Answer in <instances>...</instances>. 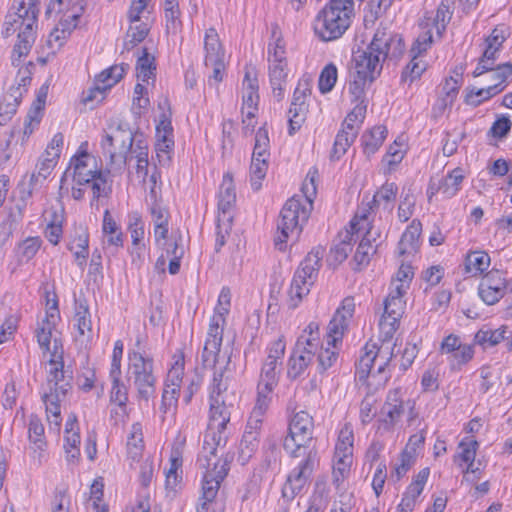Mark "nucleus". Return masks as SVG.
Here are the masks:
<instances>
[{
	"label": "nucleus",
	"mask_w": 512,
	"mask_h": 512,
	"mask_svg": "<svg viewBox=\"0 0 512 512\" xmlns=\"http://www.w3.org/2000/svg\"><path fill=\"white\" fill-rule=\"evenodd\" d=\"M313 431V417L306 411L296 412L289 422L283 447L293 458L304 457L283 485L282 496L289 501L301 493L318 464V451L312 445Z\"/></svg>",
	"instance_id": "f257e3e1"
},
{
	"label": "nucleus",
	"mask_w": 512,
	"mask_h": 512,
	"mask_svg": "<svg viewBox=\"0 0 512 512\" xmlns=\"http://www.w3.org/2000/svg\"><path fill=\"white\" fill-rule=\"evenodd\" d=\"M404 50L400 35L386 28L377 29L371 43L364 51L354 56L355 71L349 83L352 102L365 104L366 83H372L382 71V63L386 58H397Z\"/></svg>",
	"instance_id": "f03ea898"
},
{
	"label": "nucleus",
	"mask_w": 512,
	"mask_h": 512,
	"mask_svg": "<svg viewBox=\"0 0 512 512\" xmlns=\"http://www.w3.org/2000/svg\"><path fill=\"white\" fill-rule=\"evenodd\" d=\"M223 369L213 372V381L210 392V419L204 435L202 452L200 455H207L212 461L224 459L223 454L218 457L228 440L227 424L230 421V406L226 405L222 392L227 390V383L224 381Z\"/></svg>",
	"instance_id": "7ed1b4c3"
},
{
	"label": "nucleus",
	"mask_w": 512,
	"mask_h": 512,
	"mask_svg": "<svg viewBox=\"0 0 512 512\" xmlns=\"http://www.w3.org/2000/svg\"><path fill=\"white\" fill-rule=\"evenodd\" d=\"M39 11L38 0H14L5 17L2 35L7 38L18 31L11 56L15 67L19 66L22 57L29 54L36 40Z\"/></svg>",
	"instance_id": "20e7f679"
},
{
	"label": "nucleus",
	"mask_w": 512,
	"mask_h": 512,
	"mask_svg": "<svg viewBox=\"0 0 512 512\" xmlns=\"http://www.w3.org/2000/svg\"><path fill=\"white\" fill-rule=\"evenodd\" d=\"M136 138L129 123L117 119L109 124L100 143L109 172L123 171Z\"/></svg>",
	"instance_id": "39448f33"
},
{
	"label": "nucleus",
	"mask_w": 512,
	"mask_h": 512,
	"mask_svg": "<svg viewBox=\"0 0 512 512\" xmlns=\"http://www.w3.org/2000/svg\"><path fill=\"white\" fill-rule=\"evenodd\" d=\"M313 207V201L292 197L286 201L277 221L275 247L284 251L289 239L297 240L307 223Z\"/></svg>",
	"instance_id": "423d86ee"
},
{
	"label": "nucleus",
	"mask_w": 512,
	"mask_h": 512,
	"mask_svg": "<svg viewBox=\"0 0 512 512\" xmlns=\"http://www.w3.org/2000/svg\"><path fill=\"white\" fill-rule=\"evenodd\" d=\"M353 16L352 0H330L317 14L314 31L323 41L336 40L349 28Z\"/></svg>",
	"instance_id": "0eeeda50"
},
{
	"label": "nucleus",
	"mask_w": 512,
	"mask_h": 512,
	"mask_svg": "<svg viewBox=\"0 0 512 512\" xmlns=\"http://www.w3.org/2000/svg\"><path fill=\"white\" fill-rule=\"evenodd\" d=\"M322 257V250H313L308 253L296 269L287 291V306L289 309H296L309 294L317 279Z\"/></svg>",
	"instance_id": "6e6552de"
},
{
	"label": "nucleus",
	"mask_w": 512,
	"mask_h": 512,
	"mask_svg": "<svg viewBox=\"0 0 512 512\" xmlns=\"http://www.w3.org/2000/svg\"><path fill=\"white\" fill-rule=\"evenodd\" d=\"M128 378L137 390L140 400L148 402L155 396L157 379L153 358L146 353L128 352Z\"/></svg>",
	"instance_id": "1a4fd4ad"
},
{
	"label": "nucleus",
	"mask_w": 512,
	"mask_h": 512,
	"mask_svg": "<svg viewBox=\"0 0 512 512\" xmlns=\"http://www.w3.org/2000/svg\"><path fill=\"white\" fill-rule=\"evenodd\" d=\"M231 460L232 456L229 454H226L224 459H218L217 461H212L207 455H199L197 462L205 472L201 497L203 502L197 506L196 512H208V504L214 500L221 482L227 476Z\"/></svg>",
	"instance_id": "9d476101"
},
{
	"label": "nucleus",
	"mask_w": 512,
	"mask_h": 512,
	"mask_svg": "<svg viewBox=\"0 0 512 512\" xmlns=\"http://www.w3.org/2000/svg\"><path fill=\"white\" fill-rule=\"evenodd\" d=\"M226 321L220 316H212L209 323L207 338L203 347L201 359L204 367L212 368L214 371L223 369L229 370L231 355L224 351L221 353L223 327Z\"/></svg>",
	"instance_id": "9b49d317"
},
{
	"label": "nucleus",
	"mask_w": 512,
	"mask_h": 512,
	"mask_svg": "<svg viewBox=\"0 0 512 512\" xmlns=\"http://www.w3.org/2000/svg\"><path fill=\"white\" fill-rule=\"evenodd\" d=\"M388 341L383 340V344L378 347L377 344L367 343L363 348L364 353L361 355L357 370L360 379H365L369 374L372 373L374 365H377V373L381 374L384 372L386 366L389 364L393 357V349L386 345Z\"/></svg>",
	"instance_id": "f8f14e48"
},
{
	"label": "nucleus",
	"mask_w": 512,
	"mask_h": 512,
	"mask_svg": "<svg viewBox=\"0 0 512 512\" xmlns=\"http://www.w3.org/2000/svg\"><path fill=\"white\" fill-rule=\"evenodd\" d=\"M397 292L398 290L391 288L384 301V312L379 321L384 341H389L393 337L398 328V322L404 313L405 301L403 297L406 293L398 294Z\"/></svg>",
	"instance_id": "ddd939ff"
},
{
	"label": "nucleus",
	"mask_w": 512,
	"mask_h": 512,
	"mask_svg": "<svg viewBox=\"0 0 512 512\" xmlns=\"http://www.w3.org/2000/svg\"><path fill=\"white\" fill-rule=\"evenodd\" d=\"M303 338L299 337L288 360L287 376L292 380L299 378L312 363L318 347L315 338H307L305 342Z\"/></svg>",
	"instance_id": "4468645a"
},
{
	"label": "nucleus",
	"mask_w": 512,
	"mask_h": 512,
	"mask_svg": "<svg viewBox=\"0 0 512 512\" xmlns=\"http://www.w3.org/2000/svg\"><path fill=\"white\" fill-rule=\"evenodd\" d=\"M72 376L64 370L62 352L58 351L57 340H54V350L49 360V370L45 390L67 394L71 389Z\"/></svg>",
	"instance_id": "2eb2a0df"
},
{
	"label": "nucleus",
	"mask_w": 512,
	"mask_h": 512,
	"mask_svg": "<svg viewBox=\"0 0 512 512\" xmlns=\"http://www.w3.org/2000/svg\"><path fill=\"white\" fill-rule=\"evenodd\" d=\"M355 309L354 299L347 297L342 301L341 307H339L333 318L330 320L327 326V345L336 347L338 342L342 341L344 331L348 326L349 319L353 316Z\"/></svg>",
	"instance_id": "dca6fc26"
},
{
	"label": "nucleus",
	"mask_w": 512,
	"mask_h": 512,
	"mask_svg": "<svg viewBox=\"0 0 512 512\" xmlns=\"http://www.w3.org/2000/svg\"><path fill=\"white\" fill-rule=\"evenodd\" d=\"M73 168V179L78 185L90 183L95 178L106 183L103 172L97 170L95 159L87 152H82L71 160Z\"/></svg>",
	"instance_id": "f3484780"
},
{
	"label": "nucleus",
	"mask_w": 512,
	"mask_h": 512,
	"mask_svg": "<svg viewBox=\"0 0 512 512\" xmlns=\"http://www.w3.org/2000/svg\"><path fill=\"white\" fill-rule=\"evenodd\" d=\"M505 289V278L499 270L493 269L483 277L478 287V294L487 305H493L504 296Z\"/></svg>",
	"instance_id": "a211bd4d"
},
{
	"label": "nucleus",
	"mask_w": 512,
	"mask_h": 512,
	"mask_svg": "<svg viewBox=\"0 0 512 512\" xmlns=\"http://www.w3.org/2000/svg\"><path fill=\"white\" fill-rule=\"evenodd\" d=\"M128 68V64L122 63L103 70L96 76L95 87L90 90V94L85 98V101H92L96 98V93L103 94L106 90L113 87L123 78Z\"/></svg>",
	"instance_id": "6ab92c4d"
},
{
	"label": "nucleus",
	"mask_w": 512,
	"mask_h": 512,
	"mask_svg": "<svg viewBox=\"0 0 512 512\" xmlns=\"http://www.w3.org/2000/svg\"><path fill=\"white\" fill-rule=\"evenodd\" d=\"M367 212L368 211H365L362 214H357L355 218L350 222L351 231L346 230L344 233L339 235L341 238L340 242L335 244L330 251L334 262L342 263L352 251V242H355L358 239V236L355 238V235L358 232V222H356V219L360 218L361 220H366Z\"/></svg>",
	"instance_id": "aec40b11"
},
{
	"label": "nucleus",
	"mask_w": 512,
	"mask_h": 512,
	"mask_svg": "<svg viewBox=\"0 0 512 512\" xmlns=\"http://www.w3.org/2000/svg\"><path fill=\"white\" fill-rule=\"evenodd\" d=\"M242 101V114L248 119L254 118L258 110L259 101L258 80L255 74L252 76L250 70L245 72Z\"/></svg>",
	"instance_id": "412c9836"
},
{
	"label": "nucleus",
	"mask_w": 512,
	"mask_h": 512,
	"mask_svg": "<svg viewBox=\"0 0 512 512\" xmlns=\"http://www.w3.org/2000/svg\"><path fill=\"white\" fill-rule=\"evenodd\" d=\"M218 197V209L221 213L219 215L223 217V221L231 222L232 215L230 214V211L236 202V192L233 178L230 173H226L223 176Z\"/></svg>",
	"instance_id": "4be33fe9"
},
{
	"label": "nucleus",
	"mask_w": 512,
	"mask_h": 512,
	"mask_svg": "<svg viewBox=\"0 0 512 512\" xmlns=\"http://www.w3.org/2000/svg\"><path fill=\"white\" fill-rule=\"evenodd\" d=\"M379 236L377 232H374L372 228H370L362 237L353 257V261L357 266L356 269H361L363 266L369 264L371 256L374 255L377 250L378 243H376V241Z\"/></svg>",
	"instance_id": "5701e85b"
},
{
	"label": "nucleus",
	"mask_w": 512,
	"mask_h": 512,
	"mask_svg": "<svg viewBox=\"0 0 512 512\" xmlns=\"http://www.w3.org/2000/svg\"><path fill=\"white\" fill-rule=\"evenodd\" d=\"M24 89L11 87L0 102V126L6 125L17 111Z\"/></svg>",
	"instance_id": "b1692460"
},
{
	"label": "nucleus",
	"mask_w": 512,
	"mask_h": 512,
	"mask_svg": "<svg viewBox=\"0 0 512 512\" xmlns=\"http://www.w3.org/2000/svg\"><path fill=\"white\" fill-rule=\"evenodd\" d=\"M68 249L73 252L77 265L83 269L89 255V234L85 228L80 227L75 231Z\"/></svg>",
	"instance_id": "393cba45"
},
{
	"label": "nucleus",
	"mask_w": 512,
	"mask_h": 512,
	"mask_svg": "<svg viewBox=\"0 0 512 512\" xmlns=\"http://www.w3.org/2000/svg\"><path fill=\"white\" fill-rule=\"evenodd\" d=\"M421 231V222L413 220L402 234L398 243V252L400 255L413 254L417 252Z\"/></svg>",
	"instance_id": "a878e982"
},
{
	"label": "nucleus",
	"mask_w": 512,
	"mask_h": 512,
	"mask_svg": "<svg viewBox=\"0 0 512 512\" xmlns=\"http://www.w3.org/2000/svg\"><path fill=\"white\" fill-rule=\"evenodd\" d=\"M269 77L274 97L281 101L284 97V84L286 82L287 73L285 71L286 61L270 62Z\"/></svg>",
	"instance_id": "bb28decb"
},
{
	"label": "nucleus",
	"mask_w": 512,
	"mask_h": 512,
	"mask_svg": "<svg viewBox=\"0 0 512 512\" xmlns=\"http://www.w3.org/2000/svg\"><path fill=\"white\" fill-rule=\"evenodd\" d=\"M398 193V187L393 182H385L381 188L373 196L369 209L383 205V209L391 212L393 210V203Z\"/></svg>",
	"instance_id": "cd10ccee"
},
{
	"label": "nucleus",
	"mask_w": 512,
	"mask_h": 512,
	"mask_svg": "<svg viewBox=\"0 0 512 512\" xmlns=\"http://www.w3.org/2000/svg\"><path fill=\"white\" fill-rule=\"evenodd\" d=\"M382 413L386 415L385 422L394 424L404 413L403 402L400 398L399 390L390 391L386 402L383 405Z\"/></svg>",
	"instance_id": "c85d7f7f"
},
{
	"label": "nucleus",
	"mask_w": 512,
	"mask_h": 512,
	"mask_svg": "<svg viewBox=\"0 0 512 512\" xmlns=\"http://www.w3.org/2000/svg\"><path fill=\"white\" fill-rule=\"evenodd\" d=\"M507 326H501L498 329H480L474 337V342L484 349L494 347L504 339H508Z\"/></svg>",
	"instance_id": "c756f323"
},
{
	"label": "nucleus",
	"mask_w": 512,
	"mask_h": 512,
	"mask_svg": "<svg viewBox=\"0 0 512 512\" xmlns=\"http://www.w3.org/2000/svg\"><path fill=\"white\" fill-rule=\"evenodd\" d=\"M128 230L131 234L132 239V254H136L138 258H140L141 251L144 248V244L142 243L144 239V223L139 214L133 213L129 215V224Z\"/></svg>",
	"instance_id": "7c9ffc66"
},
{
	"label": "nucleus",
	"mask_w": 512,
	"mask_h": 512,
	"mask_svg": "<svg viewBox=\"0 0 512 512\" xmlns=\"http://www.w3.org/2000/svg\"><path fill=\"white\" fill-rule=\"evenodd\" d=\"M386 134L387 129L384 126H375L364 133L361 137L364 153L368 156L374 154L384 142Z\"/></svg>",
	"instance_id": "2f4dec72"
},
{
	"label": "nucleus",
	"mask_w": 512,
	"mask_h": 512,
	"mask_svg": "<svg viewBox=\"0 0 512 512\" xmlns=\"http://www.w3.org/2000/svg\"><path fill=\"white\" fill-rule=\"evenodd\" d=\"M281 362L266 359L262 369L258 385L265 387L267 393H271L278 383Z\"/></svg>",
	"instance_id": "473e14b6"
},
{
	"label": "nucleus",
	"mask_w": 512,
	"mask_h": 512,
	"mask_svg": "<svg viewBox=\"0 0 512 512\" xmlns=\"http://www.w3.org/2000/svg\"><path fill=\"white\" fill-rule=\"evenodd\" d=\"M357 135V130H348L342 126V129L336 135L331 152V158L337 160L340 159L347 152L351 144L355 141Z\"/></svg>",
	"instance_id": "72a5a7b5"
},
{
	"label": "nucleus",
	"mask_w": 512,
	"mask_h": 512,
	"mask_svg": "<svg viewBox=\"0 0 512 512\" xmlns=\"http://www.w3.org/2000/svg\"><path fill=\"white\" fill-rule=\"evenodd\" d=\"M490 256L484 251H474L465 259V270L473 276L482 274L490 265Z\"/></svg>",
	"instance_id": "f704fd0d"
},
{
	"label": "nucleus",
	"mask_w": 512,
	"mask_h": 512,
	"mask_svg": "<svg viewBox=\"0 0 512 512\" xmlns=\"http://www.w3.org/2000/svg\"><path fill=\"white\" fill-rule=\"evenodd\" d=\"M66 394L44 390L42 394V401L45 404L47 418L53 417L56 425L60 424L61 407L60 402L65 398Z\"/></svg>",
	"instance_id": "c9c22d12"
},
{
	"label": "nucleus",
	"mask_w": 512,
	"mask_h": 512,
	"mask_svg": "<svg viewBox=\"0 0 512 512\" xmlns=\"http://www.w3.org/2000/svg\"><path fill=\"white\" fill-rule=\"evenodd\" d=\"M464 178V170L457 167L447 174L439 185V189L447 198H451L460 190L461 183Z\"/></svg>",
	"instance_id": "e433bc0d"
},
{
	"label": "nucleus",
	"mask_w": 512,
	"mask_h": 512,
	"mask_svg": "<svg viewBox=\"0 0 512 512\" xmlns=\"http://www.w3.org/2000/svg\"><path fill=\"white\" fill-rule=\"evenodd\" d=\"M502 92L498 86H488L486 88L476 89L475 87L466 88L465 103L477 107L486 100Z\"/></svg>",
	"instance_id": "4c0bfd02"
},
{
	"label": "nucleus",
	"mask_w": 512,
	"mask_h": 512,
	"mask_svg": "<svg viewBox=\"0 0 512 512\" xmlns=\"http://www.w3.org/2000/svg\"><path fill=\"white\" fill-rule=\"evenodd\" d=\"M259 433L257 431L245 430L239 447L238 461L245 464L258 448Z\"/></svg>",
	"instance_id": "58836bf2"
},
{
	"label": "nucleus",
	"mask_w": 512,
	"mask_h": 512,
	"mask_svg": "<svg viewBox=\"0 0 512 512\" xmlns=\"http://www.w3.org/2000/svg\"><path fill=\"white\" fill-rule=\"evenodd\" d=\"M204 49L206 51L205 61H215V59L224 57L218 33L214 28L207 29L205 33Z\"/></svg>",
	"instance_id": "ea45409f"
},
{
	"label": "nucleus",
	"mask_w": 512,
	"mask_h": 512,
	"mask_svg": "<svg viewBox=\"0 0 512 512\" xmlns=\"http://www.w3.org/2000/svg\"><path fill=\"white\" fill-rule=\"evenodd\" d=\"M500 50L485 45L482 56L478 60V64L473 71V77H479L482 74L493 70L495 62L499 57Z\"/></svg>",
	"instance_id": "a19ab883"
},
{
	"label": "nucleus",
	"mask_w": 512,
	"mask_h": 512,
	"mask_svg": "<svg viewBox=\"0 0 512 512\" xmlns=\"http://www.w3.org/2000/svg\"><path fill=\"white\" fill-rule=\"evenodd\" d=\"M155 59L152 55L147 52V49H143L142 55L137 60L136 70L137 78L142 82H147L151 77L155 76Z\"/></svg>",
	"instance_id": "79ce46f5"
},
{
	"label": "nucleus",
	"mask_w": 512,
	"mask_h": 512,
	"mask_svg": "<svg viewBox=\"0 0 512 512\" xmlns=\"http://www.w3.org/2000/svg\"><path fill=\"white\" fill-rule=\"evenodd\" d=\"M143 434L142 427L139 423H135L131 427L130 434L127 440V450L129 456L136 460L141 456L143 450Z\"/></svg>",
	"instance_id": "37998d69"
},
{
	"label": "nucleus",
	"mask_w": 512,
	"mask_h": 512,
	"mask_svg": "<svg viewBox=\"0 0 512 512\" xmlns=\"http://www.w3.org/2000/svg\"><path fill=\"white\" fill-rule=\"evenodd\" d=\"M453 4L452 0H442L440 5L437 8L436 16L434 19V25L437 30L438 35H442V33L446 30L447 24L450 22L452 17L451 6Z\"/></svg>",
	"instance_id": "c03bdc74"
},
{
	"label": "nucleus",
	"mask_w": 512,
	"mask_h": 512,
	"mask_svg": "<svg viewBox=\"0 0 512 512\" xmlns=\"http://www.w3.org/2000/svg\"><path fill=\"white\" fill-rule=\"evenodd\" d=\"M268 168V162L262 158H252L250 166V181L253 190L257 191L261 188V181L265 178Z\"/></svg>",
	"instance_id": "a18cd8bd"
},
{
	"label": "nucleus",
	"mask_w": 512,
	"mask_h": 512,
	"mask_svg": "<svg viewBox=\"0 0 512 512\" xmlns=\"http://www.w3.org/2000/svg\"><path fill=\"white\" fill-rule=\"evenodd\" d=\"M308 112V106L307 105H293L291 103V107L289 109V135H293L296 131H298L303 123L306 120Z\"/></svg>",
	"instance_id": "49530a36"
},
{
	"label": "nucleus",
	"mask_w": 512,
	"mask_h": 512,
	"mask_svg": "<svg viewBox=\"0 0 512 512\" xmlns=\"http://www.w3.org/2000/svg\"><path fill=\"white\" fill-rule=\"evenodd\" d=\"M133 152L136 154L137 166L136 171L139 175L146 176L148 174V145L143 139L136 138L135 148Z\"/></svg>",
	"instance_id": "de8ad7c7"
},
{
	"label": "nucleus",
	"mask_w": 512,
	"mask_h": 512,
	"mask_svg": "<svg viewBox=\"0 0 512 512\" xmlns=\"http://www.w3.org/2000/svg\"><path fill=\"white\" fill-rule=\"evenodd\" d=\"M28 434L29 440L34 447L43 450L45 447L44 426L37 416L30 417Z\"/></svg>",
	"instance_id": "09e8293b"
},
{
	"label": "nucleus",
	"mask_w": 512,
	"mask_h": 512,
	"mask_svg": "<svg viewBox=\"0 0 512 512\" xmlns=\"http://www.w3.org/2000/svg\"><path fill=\"white\" fill-rule=\"evenodd\" d=\"M273 42L268 45V56L270 62H284L285 48L280 33L277 31V27L272 30Z\"/></svg>",
	"instance_id": "8fccbe9b"
},
{
	"label": "nucleus",
	"mask_w": 512,
	"mask_h": 512,
	"mask_svg": "<svg viewBox=\"0 0 512 512\" xmlns=\"http://www.w3.org/2000/svg\"><path fill=\"white\" fill-rule=\"evenodd\" d=\"M337 81V68L333 63L326 65L320 73L318 86L321 93L330 92Z\"/></svg>",
	"instance_id": "3c124183"
},
{
	"label": "nucleus",
	"mask_w": 512,
	"mask_h": 512,
	"mask_svg": "<svg viewBox=\"0 0 512 512\" xmlns=\"http://www.w3.org/2000/svg\"><path fill=\"white\" fill-rule=\"evenodd\" d=\"M173 146L174 141L171 137L162 135L161 138H158V141L155 145V150L160 165H168L171 160L170 154L173 150Z\"/></svg>",
	"instance_id": "603ef678"
},
{
	"label": "nucleus",
	"mask_w": 512,
	"mask_h": 512,
	"mask_svg": "<svg viewBox=\"0 0 512 512\" xmlns=\"http://www.w3.org/2000/svg\"><path fill=\"white\" fill-rule=\"evenodd\" d=\"M110 401L117 404L122 414H125L128 402V388L121 380L112 381Z\"/></svg>",
	"instance_id": "864d4df0"
},
{
	"label": "nucleus",
	"mask_w": 512,
	"mask_h": 512,
	"mask_svg": "<svg viewBox=\"0 0 512 512\" xmlns=\"http://www.w3.org/2000/svg\"><path fill=\"white\" fill-rule=\"evenodd\" d=\"M338 359V352L336 347L328 346L327 348L321 347L317 354V370L319 373H324L328 370Z\"/></svg>",
	"instance_id": "5fc2aeb1"
},
{
	"label": "nucleus",
	"mask_w": 512,
	"mask_h": 512,
	"mask_svg": "<svg viewBox=\"0 0 512 512\" xmlns=\"http://www.w3.org/2000/svg\"><path fill=\"white\" fill-rule=\"evenodd\" d=\"M474 355V350L471 345H461L453 354L448 357L451 368L453 370L460 369V367L468 363Z\"/></svg>",
	"instance_id": "6e6d98bb"
},
{
	"label": "nucleus",
	"mask_w": 512,
	"mask_h": 512,
	"mask_svg": "<svg viewBox=\"0 0 512 512\" xmlns=\"http://www.w3.org/2000/svg\"><path fill=\"white\" fill-rule=\"evenodd\" d=\"M412 277L413 271L411 266L402 265L396 274V279L391 283V288L398 290V294L406 293L410 287Z\"/></svg>",
	"instance_id": "4d7b16f0"
},
{
	"label": "nucleus",
	"mask_w": 512,
	"mask_h": 512,
	"mask_svg": "<svg viewBox=\"0 0 512 512\" xmlns=\"http://www.w3.org/2000/svg\"><path fill=\"white\" fill-rule=\"evenodd\" d=\"M41 239L39 237H28L26 238L18 248V254L21 261L28 262L38 252L41 246Z\"/></svg>",
	"instance_id": "13d9d810"
},
{
	"label": "nucleus",
	"mask_w": 512,
	"mask_h": 512,
	"mask_svg": "<svg viewBox=\"0 0 512 512\" xmlns=\"http://www.w3.org/2000/svg\"><path fill=\"white\" fill-rule=\"evenodd\" d=\"M353 441V431L348 425H345L339 433L338 442L335 447L336 454L352 455Z\"/></svg>",
	"instance_id": "bf43d9fd"
},
{
	"label": "nucleus",
	"mask_w": 512,
	"mask_h": 512,
	"mask_svg": "<svg viewBox=\"0 0 512 512\" xmlns=\"http://www.w3.org/2000/svg\"><path fill=\"white\" fill-rule=\"evenodd\" d=\"M419 56L412 55L410 63L403 70L401 78L403 81L413 82L419 78L426 69L425 63L418 59Z\"/></svg>",
	"instance_id": "052dcab7"
},
{
	"label": "nucleus",
	"mask_w": 512,
	"mask_h": 512,
	"mask_svg": "<svg viewBox=\"0 0 512 512\" xmlns=\"http://www.w3.org/2000/svg\"><path fill=\"white\" fill-rule=\"evenodd\" d=\"M150 196L153 199L150 207V213L154 225L156 224H168V211L163 207L157 200L156 189L152 187L150 190Z\"/></svg>",
	"instance_id": "680f3d73"
},
{
	"label": "nucleus",
	"mask_w": 512,
	"mask_h": 512,
	"mask_svg": "<svg viewBox=\"0 0 512 512\" xmlns=\"http://www.w3.org/2000/svg\"><path fill=\"white\" fill-rule=\"evenodd\" d=\"M76 327L80 335H85L86 332L91 333L92 324L88 307L79 303L75 314Z\"/></svg>",
	"instance_id": "e2e57ef3"
},
{
	"label": "nucleus",
	"mask_w": 512,
	"mask_h": 512,
	"mask_svg": "<svg viewBox=\"0 0 512 512\" xmlns=\"http://www.w3.org/2000/svg\"><path fill=\"white\" fill-rule=\"evenodd\" d=\"M400 464L396 465L391 473V479L398 482L414 464V455L408 450H404L401 454Z\"/></svg>",
	"instance_id": "0e129e2a"
},
{
	"label": "nucleus",
	"mask_w": 512,
	"mask_h": 512,
	"mask_svg": "<svg viewBox=\"0 0 512 512\" xmlns=\"http://www.w3.org/2000/svg\"><path fill=\"white\" fill-rule=\"evenodd\" d=\"M72 14L61 18L57 24L62 31L71 34V32L77 27L80 16L83 13V6L76 7V3L72 5Z\"/></svg>",
	"instance_id": "69168bd1"
},
{
	"label": "nucleus",
	"mask_w": 512,
	"mask_h": 512,
	"mask_svg": "<svg viewBox=\"0 0 512 512\" xmlns=\"http://www.w3.org/2000/svg\"><path fill=\"white\" fill-rule=\"evenodd\" d=\"M492 71L491 79L495 81V84L492 86H498L503 91L506 87L507 79L512 76V63L508 62L496 67L494 66Z\"/></svg>",
	"instance_id": "338daca9"
},
{
	"label": "nucleus",
	"mask_w": 512,
	"mask_h": 512,
	"mask_svg": "<svg viewBox=\"0 0 512 512\" xmlns=\"http://www.w3.org/2000/svg\"><path fill=\"white\" fill-rule=\"evenodd\" d=\"M170 468L166 474V486L173 489L178 482L177 470L182 466V458L178 450L172 451Z\"/></svg>",
	"instance_id": "774afa93"
}]
</instances>
